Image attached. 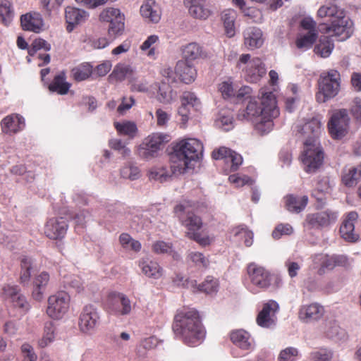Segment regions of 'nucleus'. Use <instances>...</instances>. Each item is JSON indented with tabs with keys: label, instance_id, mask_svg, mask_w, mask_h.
I'll list each match as a JSON object with an SVG mask.
<instances>
[{
	"label": "nucleus",
	"instance_id": "48",
	"mask_svg": "<svg viewBox=\"0 0 361 361\" xmlns=\"http://www.w3.org/2000/svg\"><path fill=\"white\" fill-rule=\"evenodd\" d=\"M302 133L312 134L308 138L317 139V136L321 132V122L318 118H313L307 122L302 128Z\"/></svg>",
	"mask_w": 361,
	"mask_h": 361
},
{
	"label": "nucleus",
	"instance_id": "5",
	"mask_svg": "<svg viewBox=\"0 0 361 361\" xmlns=\"http://www.w3.org/2000/svg\"><path fill=\"white\" fill-rule=\"evenodd\" d=\"M319 90L316 99L319 103H324L335 97L340 91L341 75L338 71L331 69L322 73L318 80Z\"/></svg>",
	"mask_w": 361,
	"mask_h": 361
},
{
	"label": "nucleus",
	"instance_id": "44",
	"mask_svg": "<svg viewBox=\"0 0 361 361\" xmlns=\"http://www.w3.org/2000/svg\"><path fill=\"white\" fill-rule=\"evenodd\" d=\"M174 98L175 96L170 84H166L165 81H162L159 86L158 100L163 104H167L171 103Z\"/></svg>",
	"mask_w": 361,
	"mask_h": 361
},
{
	"label": "nucleus",
	"instance_id": "24",
	"mask_svg": "<svg viewBox=\"0 0 361 361\" xmlns=\"http://www.w3.org/2000/svg\"><path fill=\"white\" fill-rule=\"evenodd\" d=\"M21 26L24 30L39 33L43 30L44 21L39 13H30L20 18Z\"/></svg>",
	"mask_w": 361,
	"mask_h": 361
},
{
	"label": "nucleus",
	"instance_id": "16",
	"mask_svg": "<svg viewBox=\"0 0 361 361\" xmlns=\"http://www.w3.org/2000/svg\"><path fill=\"white\" fill-rule=\"evenodd\" d=\"M166 135L161 133H153L145 139L137 149L138 155L145 159L155 157L163 145Z\"/></svg>",
	"mask_w": 361,
	"mask_h": 361
},
{
	"label": "nucleus",
	"instance_id": "23",
	"mask_svg": "<svg viewBox=\"0 0 361 361\" xmlns=\"http://www.w3.org/2000/svg\"><path fill=\"white\" fill-rule=\"evenodd\" d=\"M324 313L323 306L314 302L310 305H302L299 311V318L305 322H311L319 320Z\"/></svg>",
	"mask_w": 361,
	"mask_h": 361
},
{
	"label": "nucleus",
	"instance_id": "34",
	"mask_svg": "<svg viewBox=\"0 0 361 361\" xmlns=\"http://www.w3.org/2000/svg\"><path fill=\"white\" fill-rule=\"evenodd\" d=\"M237 16V12L231 8L226 9L221 13V20L224 24L225 33L228 37H232L235 34V23Z\"/></svg>",
	"mask_w": 361,
	"mask_h": 361
},
{
	"label": "nucleus",
	"instance_id": "21",
	"mask_svg": "<svg viewBox=\"0 0 361 361\" xmlns=\"http://www.w3.org/2000/svg\"><path fill=\"white\" fill-rule=\"evenodd\" d=\"M68 225L65 219L62 217L49 219L44 228L46 235L53 240L63 238L67 232Z\"/></svg>",
	"mask_w": 361,
	"mask_h": 361
},
{
	"label": "nucleus",
	"instance_id": "15",
	"mask_svg": "<svg viewBox=\"0 0 361 361\" xmlns=\"http://www.w3.org/2000/svg\"><path fill=\"white\" fill-rule=\"evenodd\" d=\"M349 121L350 118L345 109H340L334 112L328 123L331 136L337 140L343 137L348 132Z\"/></svg>",
	"mask_w": 361,
	"mask_h": 361
},
{
	"label": "nucleus",
	"instance_id": "30",
	"mask_svg": "<svg viewBox=\"0 0 361 361\" xmlns=\"http://www.w3.org/2000/svg\"><path fill=\"white\" fill-rule=\"evenodd\" d=\"M204 2L205 0H184L190 14L201 20L207 19L211 14L210 11L204 6Z\"/></svg>",
	"mask_w": 361,
	"mask_h": 361
},
{
	"label": "nucleus",
	"instance_id": "51",
	"mask_svg": "<svg viewBox=\"0 0 361 361\" xmlns=\"http://www.w3.org/2000/svg\"><path fill=\"white\" fill-rule=\"evenodd\" d=\"M54 332L55 328L52 322L46 323L44 326V336L42 339L39 341V345L41 348H44L53 342L55 338Z\"/></svg>",
	"mask_w": 361,
	"mask_h": 361
},
{
	"label": "nucleus",
	"instance_id": "46",
	"mask_svg": "<svg viewBox=\"0 0 361 361\" xmlns=\"http://www.w3.org/2000/svg\"><path fill=\"white\" fill-rule=\"evenodd\" d=\"M73 78L77 81L87 79L92 73V66L89 63H82L71 71Z\"/></svg>",
	"mask_w": 361,
	"mask_h": 361
},
{
	"label": "nucleus",
	"instance_id": "37",
	"mask_svg": "<svg viewBox=\"0 0 361 361\" xmlns=\"http://www.w3.org/2000/svg\"><path fill=\"white\" fill-rule=\"evenodd\" d=\"M361 178V164L351 166L343 171L342 181L347 187L355 185Z\"/></svg>",
	"mask_w": 361,
	"mask_h": 361
},
{
	"label": "nucleus",
	"instance_id": "58",
	"mask_svg": "<svg viewBox=\"0 0 361 361\" xmlns=\"http://www.w3.org/2000/svg\"><path fill=\"white\" fill-rule=\"evenodd\" d=\"M20 293V289L18 286L7 284L3 287V298L7 303L13 301V297Z\"/></svg>",
	"mask_w": 361,
	"mask_h": 361
},
{
	"label": "nucleus",
	"instance_id": "64",
	"mask_svg": "<svg viewBox=\"0 0 361 361\" xmlns=\"http://www.w3.org/2000/svg\"><path fill=\"white\" fill-rule=\"evenodd\" d=\"M219 90L224 98H228L234 95L233 87L232 82L229 80L224 81L219 84Z\"/></svg>",
	"mask_w": 361,
	"mask_h": 361
},
{
	"label": "nucleus",
	"instance_id": "43",
	"mask_svg": "<svg viewBox=\"0 0 361 361\" xmlns=\"http://www.w3.org/2000/svg\"><path fill=\"white\" fill-rule=\"evenodd\" d=\"M334 48L333 42L328 37H324L319 40V43L315 46L314 51L316 54L321 57L327 58L331 54Z\"/></svg>",
	"mask_w": 361,
	"mask_h": 361
},
{
	"label": "nucleus",
	"instance_id": "32",
	"mask_svg": "<svg viewBox=\"0 0 361 361\" xmlns=\"http://www.w3.org/2000/svg\"><path fill=\"white\" fill-rule=\"evenodd\" d=\"M142 273L149 278L159 279L162 276V269L156 261L149 258H142L139 262Z\"/></svg>",
	"mask_w": 361,
	"mask_h": 361
},
{
	"label": "nucleus",
	"instance_id": "14",
	"mask_svg": "<svg viewBox=\"0 0 361 361\" xmlns=\"http://www.w3.org/2000/svg\"><path fill=\"white\" fill-rule=\"evenodd\" d=\"M326 30V32L336 37L338 41L343 42L349 39L353 32V22L344 13L339 18L332 20Z\"/></svg>",
	"mask_w": 361,
	"mask_h": 361
},
{
	"label": "nucleus",
	"instance_id": "4",
	"mask_svg": "<svg viewBox=\"0 0 361 361\" xmlns=\"http://www.w3.org/2000/svg\"><path fill=\"white\" fill-rule=\"evenodd\" d=\"M261 105L259 106L255 99H251L247 105L245 111L238 114L240 120H247L254 122L264 114H270L271 116H278L279 110L276 106V100L274 94L271 92H265L262 90Z\"/></svg>",
	"mask_w": 361,
	"mask_h": 361
},
{
	"label": "nucleus",
	"instance_id": "59",
	"mask_svg": "<svg viewBox=\"0 0 361 361\" xmlns=\"http://www.w3.org/2000/svg\"><path fill=\"white\" fill-rule=\"evenodd\" d=\"M243 13L255 23H260L262 22L263 16L262 11L255 7H247Z\"/></svg>",
	"mask_w": 361,
	"mask_h": 361
},
{
	"label": "nucleus",
	"instance_id": "28",
	"mask_svg": "<svg viewBox=\"0 0 361 361\" xmlns=\"http://www.w3.org/2000/svg\"><path fill=\"white\" fill-rule=\"evenodd\" d=\"M244 44L250 49L259 48L264 43L262 31L256 27H249L243 32Z\"/></svg>",
	"mask_w": 361,
	"mask_h": 361
},
{
	"label": "nucleus",
	"instance_id": "18",
	"mask_svg": "<svg viewBox=\"0 0 361 361\" xmlns=\"http://www.w3.org/2000/svg\"><path fill=\"white\" fill-rule=\"evenodd\" d=\"M279 308V304L274 300H269L264 304L259 312L256 321L262 328H271L276 324V313Z\"/></svg>",
	"mask_w": 361,
	"mask_h": 361
},
{
	"label": "nucleus",
	"instance_id": "45",
	"mask_svg": "<svg viewBox=\"0 0 361 361\" xmlns=\"http://www.w3.org/2000/svg\"><path fill=\"white\" fill-rule=\"evenodd\" d=\"M317 32H307L304 35L299 36L295 42L298 49L302 51L310 49L317 38Z\"/></svg>",
	"mask_w": 361,
	"mask_h": 361
},
{
	"label": "nucleus",
	"instance_id": "9",
	"mask_svg": "<svg viewBox=\"0 0 361 361\" xmlns=\"http://www.w3.org/2000/svg\"><path fill=\"white\" fill-rule=\"evenodd\" d=\"M338 217V212L330 209L310 213L306 215L303 226L308 230H322L335 224Z\"/></svg>",
	"mask_w": 361,
	"mask_h": 361
},
{
	"label": "nucleus",
	"instance_id": "39",
	"mask_svg": "<svg viewBox=\"0 0 361 361\" xmlns=\"http://www.w3.org/2000/svg\"><path fill=\"white\" fill-rule=\"evenodd\" d=\"M344 11L332 4L322 6L317 11V16L321 18H330L331 21L344 14Z\"/></svg>",
	"mask_w": 361,
	"mask_h": 361
},
{
	"label": "nucleus",
	"instance_id": "50",
	"mask_svg": "<svg viewBox=\"0 0 361 361\" xmlns=\"http://www.w3.org/2000/svg\"><path fill=\"white\" fill-rule=\"evenodd\" d=\"M114 126L119 134L126 135L133 137L137 131V126L135 123L131 121H124L122 123L116 122Z\"/></svg>",
	"mask_w": 361,
	"mask_h": 361
},
{
	"label": "nucleus",
	"instance_id": "3",
	"mask_svg": "<svg viewBox=\"0 0 361 361\" xmlns=\"http://www.w3.org/2000/svg\"><path fill=\"white\" fill-rule=\"evenodd\" d=\"M202 143L195 138H187L178 142L170 156L174 171L184 173L192 168L191 162L198 161L202 156Z\"/></svg>",
	"mask_w": 361,
	"mask_h": 361
},
{
	"label": "nucleus",
	"instance_id": "53",
	"mask_svg": "<svg viewBox=\"0 0 361 361\" xmlns=\"http://www.w3.org/2000/svg\"><path fill=\"white\" fill-rule=\"evenodd\" d=\"M200 290L207 294H215L219 290V281L212 276H207L204 281L200 285Z\"/></svg>",
	"mask_w": 361,
	"mask_h": 361
},
{
	"label": "nucleus",
	"instance_id": "33",
	"mask_svg": "<svg viewBox=\"0 0 361 361\" xmlns=\"http://www.w3.org/2000/svg\"><path fill=\"white\" fill-rule=\"evenodd\" d=\"M71 87V84L66 81V75L64 71L60 72L53 79L49 85V90L52 92H56L59 94H66Z\"/></svg>",
	"mask_w": 361,
	"mask_h": 361
},
{
	"label": "nucleus",
	"instance_id": "47",
	"mask_svg": "<svg viewBox=\"0 0 361 361\" xmlns=\"http://www.w3.org/2000/svg\"><path fill=\"white\" fill-rule=\"evenodd\" d=\"M187 259L198 268L207 269L209 265V258L200 252H190L188 254Z\"/></svg>",
	"mask_w": 361,
	"mask_h": 361
},
{
	"label": "nucleus",
	"instance_id": "36",
	"mask_svg": "<svg viewBox=\"0 0 361 361\" xmlns=\"http://www.w3.org/2000/svg\"><path fill=\"white\" fill-rule=\"evenodd\" d=\"M182 53L186 61H194L206 56L202 47L195 42H191L184 46Z\"/></svg>",
	"mask_w": 361,
	"mask_h": 361
},
{
	"label": "nucleus",
	"instance_id": "10",
	"mask_svg": "<svg viewBox=\"0 0 361 361\" xmlns=\"http://www.w3.org/2000/svg\"><path fill=\"white\" fill-rule=\"evenodd\" d=\"M100 324V313L92 305H85L80 314L78 326L80 331L86 335L94 334Z\"/></svg>",
	"mask_w": 361,
	"mask_h": 361
},
{
	"label": "nucleus",
	"instance_id": "29",
	"mask_svg": "<svg viewBox=\"0 0 361 361\" xmlns=\"http://www.w3.org/2000/svg\"><path fill=\"white\" fill-rule=\"evenodd\" d=\"M181 173H183L180 171H176L173 170V163L171 161L169 169L164 166H156L152 167L148 171V176L150 180L164 183L167 181L173 175Z\"/></svg>",
	"mask_w": 361,
	"mask_h": 361
},
{
	"label": "nucleus",
	"instance_id": "8",
	"mask_svg": "<svg viewBox=\"0 0 361 361\" xmlns=\"http://www.w3.org/2000/svg\"><path fill=\"white\" fill-rule=\"evenodd\" d=\"M236 66L245 72V79L250 82H257L266 73L262 60L257 57L251 59L249 54L240 55Z\"/></svg>",
	"mask_w": 361,
	"mask_h": 361
},
{
	"label": "nucleus",
	"instance_id": "2",
	"mask_svg": "<svg viewBox=\"0 0 361 361\" xmlns=\"http://www.w3.org/2000/svg\"><path fill=\"white\" fill-rule=\"evenodd\" d=\"M197 209V202L184 200L174 207V213L187 228L186 236L205 247L210 245L214 238L200 231L203 224L201 218L195 214Z\"/></svg>",
	"mask_w": 361,
	"mask_h": 361
},
{
	"label": "nucleus",
	"instance_id": "1",
	"mask_svg": "<svg viewBox=\"0 0 361 361\" xmlns=\"http://www.w3.org/2000/svg\"><path fill=\"white\" fill-rule=\"evenodd\" d=\"M173 331L176 338L190 347L200 345L206 336L199 312L190 307L178 310L174 317Z\"/></svg>",
	"mask_w": 361,
	"mask_h": 361
},
{
	"label": "nucleus",
	"instance_id": "17",
	"mask_svg": "<svg viewBox=\"0 0 361 361\" xmlns=\"http://www.w3.org/2000/svg\"><path fill=\"white\" fill-rule=\"evenodd\" d=\"M181 106L178 114L181 117L183 124H185L190 118L191 110L199 111L202 108L200 99L194 92H184L180 97Z\"/></svg>",
	"mask_w": 361,
	"mask_h": 361
},
{
	"label": "nucleus",
	"instance_id": "52",
	"mask_svg": "<svg viewBox=\"0 0 361 361\" xmlns=\"http://www.w3.org/2000/svg\"><path fill=\"white\" fill-rule=\"evenodd\" d=\"M121 245L126 249L138 252L141 249V243L136 240L133 239L130 235L122 233L119 237Z\"/></svg>",
	"mask_w": 361,
	"mask_h": 361
},
{
	"label": "nucleus",
	"instance_id": "12",
	"mask_svg": "<svg viewBox=\"0 0 361 361\" xmlns=\"http://www.w3.org/2000/svg\"><path fill=\"white\" fill-rule=\"evenodd\" d=\"M99 19L109 23L108 32L110 36L116 37L122 34L125 27V17L118 8H106L100 13Z\"/></svg>",
	"mask_w": 361,
	"mask_h": 361
},
{
	"label": "nucleus",
	"instance_id": "26",
	"mask_svg": "<svg viewBox=\"0 0 361 361\" xmlns=\"http://www.w3.org/2000/svg\"><path fill=\"white\" fill-rule=\"evenodd\" d=\"M140 13L145 20L153 23H159L161 17V8L154 0H146L140 7Z\"/></svg>",
	"mask_w": 361,
	"mask_h": 361
},
{
	"label": "nucleus",
	"instance_id": "61",
	"mask_svg": "<svg viewBox=\"0 0 361 361\" xmlns=\"http://www.w3.org/2000/svg\"><path fill=\"white\" fill-rule=\"evenodd\" d=\"M21 352L23 357V361H36L37 356L34 348L29 343H24L21 346Z\"/></svg>",
	"mask_w": 361,
	"mask_h": 361
},
{
	"label": "nucleus",
	"instance_id": "20",
	"mask_svg": "<svg viewBox=\"0 0 361 361\" xmlns=\"http://www.w3.org/2000/svg\"><path fill=\"white\" fill-rule=\"evenodd\" d=\"M213 159H224L226 164H230V171H237L239 166L243 164L242 156L227 147H221L212 152Z\"/></svg>",
	"mask_w": 361,
	"mask_h": 361
},
{
	"label": "nucleus",
	"instance_id": "55",
	"mask_svg": "<svg viewBox=\"0 0 361 361\" xmlns=\"http://www.w3.org/2000/svg\"><path fill=\"white\" fill-rule=\"evenodd\" d=\"M333 357V351L326 348H321L311 353V357L313 361H331Z\"/></svg>",
	"mask_w": 361,
	"mask_h": 361
},
{
	"label": "nucleus",
	"instance_id": "27",
	"mask_svg": "<svg viewBox=\"0 0 361 361\" xmlns=\"http://www.w3.org/2000/svg\"><path fill=\"white\" fill-rule=\"evenodd\" d=\"M231 340L234 345L243 350L251 351L255 348L254 339L248 332L243 329L233 331L231 334Z\"/></svg>",
	"mask_w": 361,
	"mask_h": 361
},
{
	"label": "nucleus",
	"instance_id": "42",
	"mask_svg": "<svg viewBox=\"0 0 361 361\" xmlns=\"http://www.w3.org/2000/svg\"><path fill=\"white\" fill-rule=\"evenodd\" d=\"M215 124L225 131L231 130L233 128V114L229 111H220L215 121Z\"/></svg>",
	"mask_w": 361,
	"mask_h": 361
},
{
	"label": "nucleus",
	"instance_id": "49",
	"mask_svg": "<svg viewBox=\"0 0 361 361\" xmlns=\"http://www.w3.org/2000/svg\"><path fill=\"white\" fill-rule=\"evenodd\" d=\"M13 11L11 8V3L8 0H0V16L3 22L7 25L13 19Z\"/></svg>",
	"mask_w": 361,
	"mask_h": 361
},
{
	"label": "nucleus",
	"instance_id": "41",
	"mask_svg": "<svg viewBox=\"0 0 361 361\" xmlns=\"http://www.w3.org/2000/svg\"><path fill=\"white\" fill-rule=\"evenodd\" d=\"M152 250L154 253L158 255H170L176 260H178L180 258V255L173 250L172 244L163 240H158L154 243L152 245Z\"/></svg>",
	"mask_w": 361,
	"mask_h": 361
},
{
	"label": "nucleus",
	"instance_id": "35",
	"mask_svg": "<svg viewBox=\"0 0 361 361\" xmlns=\"http://www.w3.org/2000/svg\"><path fill=\"white\" fill-rule=\"evenodd\" d=\"M231 233L235 241L239 243L243 242L246 247H250L252 245L254 234L246 226L240 225L234 228Z\"/></svg>",
	"mask_w": 361,
	"mask_h": 361
},
{
	"label": "nucleus",
	"instance_id": "57",
	"mask_svg": "<svg viewBox=\"0 0 361 361\" xmlns=\"http://www.w3.org/2000/svg\"><path fill=\"white\" fill-rule=\"evenodd\" d=\"M121 175L123 178L134 180L140 177V170L137 166L127 165L121 169Z\"/></svg>",
	"mask_w": 361,
	"mask_h": 361
},
{
	"label": "nucleus",
	"instance_id": "22",
	"mask_svg": "<svg viewBox=\"0 0 361 361\" xmlns=\"http://www.w3.org/2000/svg\"><path fill=\"white\" fill-rule=\"evenodd\" d=\"M25 127V121L23 116L18 114H11L4 117L1 121V128L4 133L16 134Z\"/></svg>",
	"mask_w": 361,
	"mask_h": 361
},
{
	"label": "nucleus",
	"instance_id": "56",
	"mask_svg": "<svg viewBox=\"0 0 361 361\" xmlns=\"http://www.w3.org/2000/svg\"><path fill=\"white\" fill-rule=\"evenodd\" d=\"M13 301H9L8 303L10 304L14 308H18L23 313H25L30 309V304L27 301L26 298L20 293L13 297Z\"/></svg>",
	"mask_w": 361,
	"mask_h": 361
},
{
	"label": "nucleus",
	"instance_id": "6",
	"mask_svg": "<svg viewBox=\"0 0 361 361\" xmlns=\"http://www.w3.org/2000/svg\"><path fill=\"white\" fill-rule=\"evenodd\" d=\"M324 153L318 140L307 138L304 143L301 161L307 173L315 172L323 164Z\"/></svg>",
	"mask_w": 361,
	"mask_h": 361
},
{
	"label": "nucleus",
	"instance_id": "11",
	"mask_svg": "<svg viewBox=\"0 0 361 361\" xmlns=\"http://www.w3.org/2000/svg\"><path fill=\"white\" fill-rule=\"evenodd\" d=\"M70 295L63 291L58 292L48 298L47 315L54 319H61L68 312Z\"/></svg>",
	"mask_w": 361,
	"mask_h": 361
},
{
	"label": "nucleus",
	"instance_id": "31",
	"mask_svg": "<svg viewBox=\"0 0 361 361\" xmlns=\"http://www.w3.org/2000/svg\"><path fill=\"white\" fill-rule=\"evenodd\" d=\"M176 73L178 74L181 80L189 84L195 79L197 72L195 67L186 61H179L176 66Z\"/></svg>",
	"mask_w": 361,
	"mask_h": 361
},
{
	"label": "nucleus",
	"instance_id": "62",
	"mask_svg": "<svg viewBox=\"0 0 361 361\" xmlns=\"http://www.w3.org/2000/svg\"><path fill=\"white\" fill-rule=\"evenodd\" d=\"M298 353V350L295 348H286L280 353L279 361H295V357Z\"/></svg>",
	"mask_w": 361,
	"mask_h": 361
},
{
	"label": "nucleus",
	"instance_id": "25",
	"mask_svg": "<svg viewBox=\"0 0 361 361\" xmlns=\"http://www.w3.org/2000/svg\"><path fill=\"white\" fill-rule=\"evenodd\" d=\"M87 12L73 6H67L65 10V17L67 25V30L71 32L75 25L84 23L88 18Z\"/></svg>",
	"mask_w": 361,
	"mask_h": 361
},
{
	"label": "nucleus",
	"instance_id": "63",
	"mask_svg": "<svg viewBox=\"0 0 361 361\" xmlns=\"http://www.w3.org/2000/svg\"><path fill=\"white\" fill-rule=\"evenodd\" d=\"M229 181L235 185L236 187H241L246 184H251L252 180L247 176H240L238 174L231 175L228 177Z\"/></svg>",
	"mask_w": 361,
	"mask_h": 361
},
{
	"label": "nucleus",
	"instance_id": "19",
	"mask_svg": "<svg viewBox=\"0 0 361 361\" xmlns=\"http://www.w3.org/2000/svg\"><path fill=\"white\" fill-rule=\"evenodd\" d=\"M358 219L356 212H350L346 214L341 227L340 233L341 237L349 243H356L361 239L359 234L355 232V223Z\"/></svg>",
	"mask_w": 361,
	"mask_h": 361
},
{
	"label": "nucleus",
	"instance_id": "38",
	"mask_svg": "<svg viewBox=\"0 0 361 361\" xmlns=\"http://www.w3.org/2000/svg\"><path fill=\"white\" fill-rule=\"evenodd\" d=\"M307 196L296 197L293 195H288L286 197V207L291 212L300 213L307 204Z\"/></svg>",
	"mask_w": 361,
	"mask_h": 361
},
{
	"label": "nucleus",
	"instance_id": "40",
	"mask_svg": "<svg viewBox=\"0 0 361 361\" xmlns=\"http://www.w3.org/2000/svg\"><path fill=\"white\" fill-rule=\"evenodd\" d=\"M276 117L271 116L270 114H264L254 121L256 130L262 135L269 133L274 126L273 118Z\"/></svg>",
	"mask_w": 361,
	"mask_h": 361
},
{
	"label": "nucleus",
	"instance_id": "7",
	"mask_svg": "<svg viewBox=\"0 0 361 361\" xmlns=\"http://www.w3.org/2000/svg\"><path fill=\"white\" fill-rule=\"evenodd\" d=\"M249 282L247 288L250 292L256 294L267 290L271 283V274L269 270L256 263L247 266Z\"/></svg>",
	"mask_w": 361,
	"mask_h": 361
},
{
	"label": "nucleus",
	"instance_id": "54",
	"mask_svg": "<svg viewBox=\"0 0 361 361\" xmlns=\"http://www.w3.org/2000/svg\"><path fill=\"white\" fill-rule=\"evenodd\" d=\"M21 273L20 281L23 284H26L30 281V269L32 268V259L25 257L21 259Z\"/></svg>",
	"mask_w": 361,
	"mask_h": 361
},
{
	"label": "nucleus",
	"instance_id": "13",
	"mask_svg": "<svg viewBox=\"0 0 361 361\" xmlns=\"http://www.w3.org/2000/svg\"><path fill=\"white\" fill-rule=\"evenodd\" d=\"M106 307L111 314L117 317L128 315L132 311L130 300L126 295L119 292L109 294Z\"/></svg>",
	"mask_w": 361,
	"mask_h": 361
},
{
	"label": "nucleus",
	"instance_id": "60",
	"mask_svg": "<svg viewBox=\"0 0 361 361\" xmlns=\"http://www.w3.org/2000/svg\"><path fill=\"white\" fill-rule=\"evenodd\" d=\"M293 232V227L288 224H279L272 232V236L275 239H279L283 235H290Z\"/></svg>",
	"mask_w": 361,
	"mask_h": 361
}]
</instances>
